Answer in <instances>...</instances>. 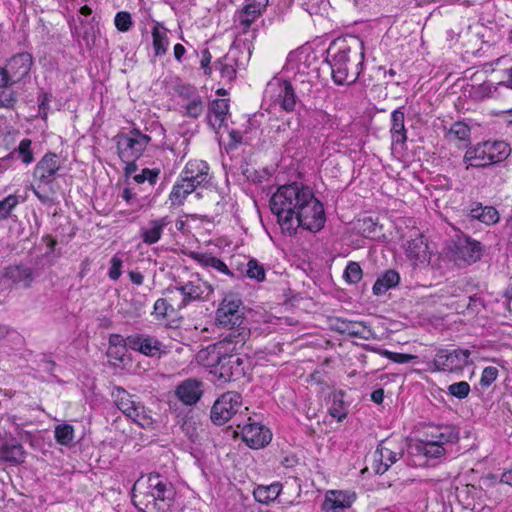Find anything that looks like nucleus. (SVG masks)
I'll use <instances>...</instances> for the list:
<instances>
[{"label": "nucleus", "instance_id": "39448f33", "mask_svg": "<svg viewBox=\"0 0 512 512\" xmlns=\"http://www.w3.org/2000/svg\"><path fill=\"white\" fill-rule=\"evenodd\" d=\"M212 372L223 382L236 381L244 377L251 367L248 355L242 353H213Z\"/></svg>", "mask_w": 512, "mask_h": 512}, {"label": "nucleus", "instance_id": "a19ab883", "mask_svg": "<svg viewBox=\"0 0 512 512\" xmlns=\"http://www.w3.org/2000/svg\"><path fill=\"white\" fill-rule=\"evenodd\" d=\"M127 417L132 419L142 428H150L154 423L151 411L148 410L140 401Z\"/></svg>", "mask_w": 512, "mask_h": 512}, {"label": "nucleus", "instance_id": "5fc2aeb1", "mask_svg": "<svg viewBox=\"0 0 512 512\" xmlns=\"http://www.w3.org/2000/svg\"><path fill=\"white\" fill-rule=\"evenodd\" d=\"M114 23L120 32H127L132 27V18L129 12L120 11L116 14Z\"/></svg>", "mask_w": 512, "mask_h": 512}, {"label": "nucleus", "instance_id": "a878e982", "mask_svg": "<svg viewBox=\"0 0 512 512\" xmlns=\"http://www.w3.org/2000/svg\"><path fill=\"white\" fill-rule=\"evenodd\" d=\"M404 107H399L391 114V140L393 146H403L407 141V131L405 129Z\"/></svg>", "mask_w": 512, "mask_h": 512}, {"label": "nucleus", "instance_id": "412c9836", "mask_svg": "<svg viewBox=\"0 0 512 512\" xmlns=\"http://www.w3.org/2000/svg\"><path fill=\"white\" fill-rule=\"evenodd\" d=\"M180 177L195 189L206 185L210 181L209 166L203 160H191L186 163Z\"/></svg>", "mask_w": 512, "mask_h": 512}, {"label": "nucleus", "instance_id": "4468645a", "mask_svg": "<svg viewBox=\"0 0 512 512\" xmlns=\"http://www.w3.org/2000/svg\"><path fill=\"white\" fill-rule=\"evenodd\" d=\"M250 335V329L245 326L232 328L221 340L214 344L213 353H241Z\"/></svg>", "mask_w": 512, "mask_h": 512}, {"label": "nucleus", "instance_id": "0e129e2a", "mask_svg": "<svg viewBox=\"0 0 512 512\" xmlns=\"http://www.w3.org/2000/svg\"><path fill=\"white\" fill-rule=\"evenodd\" d=\"M177 93L181 98L188 101L191 100L192 97L198 96L195 87L188 84L179 85L177 88Z\"/></svg>", "mask_w": 512, "mask_h": 512}, {"label": "nucleus", "instance_id": "f257e3e1", "mask_svg": "<svg viewBox=\"0 0 512 512\" xmlns=\"http://www.w3.org/2000/svg\"><path fill=\"white\" fill-rule=\"evenodd\" d=\"M176 490L168 478L150 473L140 477L132 488V502L142 512H166L175 499Z\"/></svg>", "mask_w": 512, "mask_h": 512}, {"label": "nucleus", "instance_id": "cd10ccee", "mask_svg": "<svg viewBox=\"0 0 512 512\" xmlns=\"http://www.w3.org/2000/svg\"><path fill=\"white\" fill-rule=\"evenodd\" d=\"M168 32L169 30L159 22H156L152 28V45L154 49V55L156 57L163 56L167 53L168 46L170 44Z\"/></svg>", "mask_w": 512, "mask_h": 512}, {"label": "nucleus", "instance_id": "a18cd8bd", "mask_svg": "<svg viewBox=\"0 0 512 512\" xmlns=\"http://www.w3.org/2000/svg\"><path fill=\"white\" fill-rule=\"evenodd\" d=\"M450 139L466 141L470 138V128L463 122H455L447 133Z\"/></svg>", "mask_w": 512, "mask_h": 512}, {"label": "nucleus", "instance_id": "c03bdc74", "mask_svg": "<svg viewBox=\"0 0 512 512\" xmlns=\"http://www.w3.org/2000/svg\"><path fill=\"white\" fill-rule=\"evenodd\" d=\"M184 109L183 115L189 118H198L204 111V103L201 96L192 97L186 105L182 106Z\"/></svg>", "mask_w": 512, "mask_h": 512}, {"label": "nucleus", "instance_id": "37998d69", "mask_svg": "<svg viewBox=\"0 0 512 512\" xmlns=\"http://www.w3.org/2000/svg\"><path fill=\"white\" fill-rule=\"evenodd\" d=\"M54 437L57 443L69 446L74 441V428L70 424H59L55 427Z\"/></svg>", "mask_w": 512, "mask_h": 512}, {"label": "nucleus", "instance_id": "2eb2a0df", "mask_svg": "<svg viewBox=\"0 0 512 512\" xmlns=\"http://www.w3.org/2000/svg\"><path fill=\"white\" fill-rule=\"evenodd\" d=\"M268 5V0H245V4L234 17L236 27L246 33L251 25L261 16Z\"/></svg>", "mask_w": 512, "mask_h": 512}, {"label": "nucleus", "instance_id": "6ab92c4d", "mask_svg": "<svg viewBox=\"0 0 512 512\" xmlns=\"http://www.w3.org/2000/svg\"><path fill=\"white\" fill-rule=\"evenodd\" d=\"M455 261H463L466 264L477 262L483 252L482 244L468 236H460L454 244Z\"/></svg>", "mask_w": 512, "mask_h": 512}, {"label": "nucleus", "instance_id": "864d4df0", "mask_svg": "<svg viewBox=\"0 0 512 512\" xmlns=\"http://www.w3.org/2000/svg\"><path fill=\"white\" fill-rule=\"evenodd\" d=\"M448 392L455 398L464 399L470 393V385L466 381L456 382L448 386Z\"/></svg>", "mask_w": 512, "mask_h": 512}, {"label": "nucleus", "instance_id": "603ef678", "mask_svg": "<svg viewBox=\"0 0 512 512\" xmlns=\"http://www.w3.org/2000/svg\"><path fill=\"white\" fill-rule=\"evenodd\" d=\"M160 170L159 169H142L141 173L135 174L133 179L138 184L144 183L147 181L150 185H154L159 177Z\"/></svg>", "mask_w": 512, "mask_h": 512}, {"label": "nucleus", "instance_id": "7c9ffc66", "mask_svg": "<svg viewBox=\"0 0 512 512\" xmlns=\"http://www.w3.org/2000/svg\"><path fill=\"white\" fill-rule=\"evenodd\" d=\"M32 141L25 138L20 141L18 147L8 154L6 157L0 158V167H6L10 161L14 159V155L18 154L22 162L26 165L31 164L34 161L33 151L31 149Z\"/></svg>", "mask_w": 512, "mask_h": 512}, {"label": "nucleus", "instance_id": "393cba45", "mask_svg": "<svg viewBox=\"0 0 512 512\" xmlns=\"http://www.w3.org/2000/svg\"><path fill=\"white\" fill-rule=\"evenodd\" d=\"M172 223V220L169 216H164L161 218L150 219L146 226L141 227L140 229V237L142 242L147 245H152L157 243L161 237L163 230L169 224Z\"/></svg>", "mask_w": 512, "mask_h": 512}, {"label": "nucleus", "instance_id": "5701e85b", "mask_svg": "<svg viewBox=\"0 0 512 512\" xmlns=\"http://www.w3.org/2000/svg\"><path fill=\"white\" fill-rule=\"evenodd\" d=\"M392 446L393 443L388 440L382 441L378 445L375 454L379 455V458L376 459L377 463L374 466L376 474H384L392 464L396 463L403 456L402 448L394 450Z\"/></svg>", "mask_w": 512, "mask_h": 512}, {"label": "nucleus", "instance_id": "58836bf2", "mask_svg": "<svg viewBox=\"0 0 512 512\" xmlns=\"http://www.w3.org/2000/svg\"><path fill=\"white\" fill-rule=\"evenodd\" d=\"M195 190V186L193 184H188L184 182V180L180 177V180L177 181L172 191L169 195V199L173 206H180L184 203L185 199L189 194H191Z\"/></svg>", "mask_w": 512, "mask_h": 512}, {"label": "nucleus", "instance_id": "09e8293b", "mask_svg": "<svg viewBox=\"0 0 512 512\" xmlns=\"http://www.w3.org/2000/svg\"><path fill=\"white\" fill-rule=\"evenodd\" d=\"M18 203L19 199L16 195H8L0 200V221L8 219Z\"/></svg>", "mask_w": 512, "mask_h": 512}, {"label": "nucleus", "instance_id": "052dcab7", "mask_svg": "<svg viewBox=\"0 0 512 512\" xmlns=\"http://www.w3.org/2000/svg\"><path fill=\"white\" fill-rule=\"evenodd\" d=\"M367 330V326L363 322H349L346 324V327L344 329L347 334L354 337H362L366 338L364 335L365 331Z\"/></svg>", "mask_w": 512, "mask_h": 512}, {"label": "nucleus", "instance_id": "b1692460", "mask_svg": "<svg viewBox=\"0 0 512 512\" xmlns=\"http://www.w3.org/2000/svg\"><path fill=\"white\" fill-rule=\"evenodd\" d=\"M203 383L195 378H188L180 382L175 389V396L184 405H195L203 395Z\"/></svg>", "mask_w": 512, "mask_h": 512}, {"label": "nucleus", "instance_id": "a211bd4d", "mask_svg": "<svg viewBox=\"0 0 512 512\" xmlns=\"http://www.w3.org/2000/svg\"><path fill=\"white\" fill-rule=\"evenodd\" d=\"M266 93L270 94L271 97H275V102L280 107L291 112L294 110L296 105V95L292 84L287 80H276L270 82L266 89Z\"/></svg>", "mask_w": 512, "mask_h": 512}, {"label": "nucleus", "instance_id": "2f4dec72", "mask_svg": "<svg viewBox=\"0 0 512 512\" xmlns=\"http://www.w3.org/2000/svg\"><path fill=\"white\" fill-rule=\"evenodd\" d=\"M229 111V103L227 99L213 100L209 106L208 121L213 128H220Z\"/></svg>", "mask_w": 512, "mask_h": 512}, {"label": "nucleus", "instance_id": "9b49d317", "mask_svg": "<svg viewBox=\"0 0 512 512\" xmlns=\"http://www.w3.org/2000/svg\"><path fill=\"white\" fill-rule=\"evenodd\" d=\"M242 407V397L238 392L228 391L213 404L210 412L211 421L216 425L228 422Z\"/></svg>", "mask_w": 512, "mask_h": 512}, {"label": "nucleus", "instance_id": "f03ea898", "mask_svg": "<svg viewBox=\"0 0 512 512\" xmlns=\"http://www.w3.org/2000/svg\"><path fill=\"white\" fill-rule=\"evenodd\" d=\"M309 190L308 186L294 182L280 186L271 196L269 206L283 234L286 230L293 229L294 216Z\"/></svg>", "mask_w": 512, "mask_h": 512}, {"label": "nucleus", "instance_id": "1a4fd4ad", "mask_svg": "<svg viewBox=\"0 0 512 512\" xmlns=\"http://www.w3.org/2000/svg\"><path fill=\"white\" fill-rule=\"evenodd\" d=\"M33 57L28 52L13 55L5 65L0 67V87L11 86L29 76Z\"/></svg>", "mask_w": 512, "mask_h": 512}, {"label": "nucleus", "instance_id": "c756f323", "mask_svg": "<svg viewBox=\"0 0 512 512\" xmlns=\"http://www.w3.org/2000/svg\"><path fill=\"white\" fill-rule=\"evenodd\" d=\"M427 437H430L429 440L432 442L444 447L445 444L457 442L459 433L454 426L445 425L433 428V430L427 434Z\"/></svg>", "mask_w": 512, "mask_h": 512}, {"label": "nucleus", "instance_id": "de8ad7c7", "mask_svg": "<svg viewBox=\"0 0 512 512\" xmlns=\"http://www.w3.org/2000/svg\"><path fill=\"white\" fill-rule=\"evenodd\" d=\"M420 451L428 458H439L445 454V448L427 439L422 442Z\"/></svg>", "mask_w": 512, "mask_h": 512}, {"label": "nucleus", "instance_id": "aec40b11", "mask_svg": "<svg viewBox=\"0 0 512 512\" xmlns=\"http://www.w3.org/2000/svg\"><path fill=\"white\" fill-rule=\"evenodd\" d=\"M128 348L140 352L149 357L160 356L165 352L162 342H160L154 336H150L147 334H133L128 336V341L126 342Z\"/></svg>", "mask_w": 512, "mask_h": 512}, {"label": "nucleus", "instance_id": "4be33fe9", "mask_svg": "<svg viewBox=\"0 0 512 512\" xmlns=\"http://www.w3.org/2000/svg\"><path fill=\"white\" fill-rule=\"evenodd\" d=\"M242 440L253 449L263 448L271 441L269 429L257 423H248L241 428Z\"/></svg>", "mask_w": 512, "mask_h": 512}, {"label": "nucleus", "instance_id": "69168bd1", "mask_svg": "<svg viewBox=\"0 0 512 512\" xmlns=\"http://www.w3.org/2000/svg\"><path fill=\"white\" fill-rule=\"evenodd\" d=\"M201 56H202V58H201L200 66L204 70V74L209 76L212 73V66H210L211 59H212L211 53L209 52L208 49H204L201 52Z\"/></svg>", "mask_w": 512, "mask_h": 512}, {"label": "nucleus", "instance_id": "7ed1b4c3", "mask_svg": "<svg viewBox=\"0 0 512 512\" xmlns=\"http://www.w3.org/2000/svg\"><path fill=\"white\" fill-rule=\"evenodd\" d=\"M364 53L359 47L344 45L331 55L329 64L332 79L337 85H351L356 82L363 69Z\"/></svg>", "mask_w": 512, "mask_h": 512}, {"label": "nucleus", "instance_id": "e433bc0d", "mask_svg": "<svg viewBox=\"0 0 512 512\" xmlns=\"http://www.w3.org/2000/svg\"><path fill=\"white\" fill-rule=\"evenodd\" d=\"M282 490V484L279 482L272 483L268 486H258L254 492V498L257 502L262 504H269L277 499Z\"/></svg>", "mask_w": 512, "mask_h": 512}, {"label": "nucleus", "instance_id": "c9c22d12", "mask_svg": "<svg viewBox=\"0 0 512 512\" xmlns=\"http://www.w3.org/2000/svg\"><path fill=\"white\" fill-rule=\"evenodd\" d=\"M192 258L203 267H211L225 275L233 276L227 265L219 258L208 253H193Z\"/></svg>", "mask_w": 512, "mask_h": 512}, {"label": "nucleus", "instance_id": "bb28decb", "mask_svg": "<svg viewBox=\"0 0 512 512\" xmlns=\"http://www.w3.org/2000/svg\"><path fill=\"white\" fill-rule=\"evenodd\" d=\"M0 455L5 462L18 465L24 462L26 452L20 443L11 439L2 444Z\"/></svg>", "mask_w": 512, "mask_h": 512}, {"label": "nucleus", "instance_id": "4d7b16f0", "mask_svg": "<svg viewBox=\"0 0 512 512\" xmlns=\"http://www.w3.org/2000/svg\"><path fill=\"white\" fill-rule=\"evenodd\" d=\"M498 377V369L493 366L485 367L482 371L480 385L489 387Z\"/></svg>", "mask_w": 512, "mask_h": 512}, {"label": "nucleus", "instance_id": "72a5a7b5", "mask_svg": "<svg viewBox=\"0 0 512 512\" xmlns=\"http://www.w3.org/2000/svg\"><path fill=\"white\" fill-rule=\"evenodd\" d=\"M428 245L425 243L422 235L407 242L406 254L414 262H424L428 260Z\"/></svg>", "mask_w": 512, "mask_h": 512}, {"label": "nucleus", "instance_id": "6e6d98bb", "mask_svg": "<svg viewBox=\"0 0 512 512\" xmlns=\"http://www.w3.org/2000/svg\"><path fill=\"white\" fill-rule=\"evenodd\" d=\"M173 311H174L173 305L170 304L168 302V300L165 298H160V299L156 300V302L154 303L153 314L157 318H165L166 316H168L169 312H173Z\"/></svg>", "mask_w": 512, "mask_h": 512}, {"label": "nucleus", "instance_id": "c85d7f7f", "mask_svg": "<svg viewBox=\"0 0 512 512\" xmlns=\"http://www.w3.org/2000/svg\"><path fill=\"white\" fill-rule=\"evenodd\" d=\"M400 282V275L396 270L389 269L381 274L372 287L373 294L381 296L388 290L398 286Z\"/></svg>", "mask_w": 512, "mask_h": 512}, {"label": "nucleus", "instance_id": "13d9d810", "mask_svg": "<svg viewBox=\"0 0 512 512\" xmlns=\"http://www.w3.org/2000/svg\"><path fill=\"white\" fill-rule=\"evenodd\" d=\"M110 263H111V266H110V269L108 271V277L113 280V281H116L120 278L121 274H122V266H123V261L121 259V257H119L118 255H114L111 260H110Z\"/></svg>", "mask_w": 512, "mask_h": 512}, {"label": "nucleus", "instance_id": "6e6552de", "mask_svg": "<svg viewBox=\"0 0 512 512\" xmlns=\"http://www.w3.org/2000/svg\"><path fill=\"white\" fill-rule=\"evenodd\" d=\"M117 153L121 160L139 159L151 141V137L133 128L128 133L114 137Z\"/></svg>", "mask_w": 512, "mask_h": 512}, {"label": "nucleus", "instance_id": "423d86ee", "mask_svg": "<svg viewBox=\"0 0 512 512\" xmlns=\"http://www.w3.org/2000/svg\"><path fill=\"white\" fill-rule=\"evenodd\" d=\"M510 154V147L504 141H485L469 148L464 155L468 167H486L505 160Z\"/></svg>", "mask_w": 512, "mask_h": 512}, {"label": "nucleus", "instance_id": "473e14b6", "mask_svg": "<svg viewBox=\"0 0 512 512\" xmlns=\"http://www.w3.org/2000/svg\"><path fill=\"white\" fill-rule=\"evenodd\" d=\"M470 216L486 225H493L499 221V213L492 206H482L481 203L475 202L470 208Z\"/></svg>", "mask_w": 512, "mask_h": 512}, {"label": "nucleus", "instance_id": "9d476101", "mask_svg": "<svg viewBox=\"0 0 512 512\" xmlns=\"http://www.w3.org/2000/svg\"><path fill=\"white\" fill-rule=\"evenodd\" d=\"M212 292L211 285L201 279L190 280L183 285L168 289V293L172 295L171 301L180 298V302L177 304L178 309L186 307L193 301L204 299Z\"/></svg>", "mask_w": 512, "mask_h": 512}, {"label": "nucleus", "instance_id": "bf43d9fd", "mask_svg": "<svg viewBox=\"0 0 512 512\" xmlns=\"http://www.w3.org/2000/svg\"><path fill=\"white\" fill-rule=\"evenodd\" d=\"M327 5V0H304L303 7L310 14H319Z\"/></svg>", "mask_w": 512, "mask_h": 512}, {"label": "nucleus", "instance_id": "f704fd0d", "mask_svg": "<svg viewBox=\"0 0 512 512\" xmlns=\"http://www.w3.org/2000/svg\"><path fill=\"white\" fill-rule=\"evenodd\" d=\"M112 397L114 398V402L116 406L126 415L128 416L134 407L139 402L135 395L128 393L125 389L121 387L114 388L112 392Z\"/></svg>", "mask_w": 512, "mask_h": 512}, {"label": "nucleus", "instance_id": "ea45409f", "mask_svg": "<svg viewBox=\"0 0 512 512\" xmlns=\"http://www.w3.org/2000/svg\"><path fill=\"white\" fill-rule=\"evenodd\" d=\"M505 87L504 82H499L494 85L491 82H483L473 90V98L478 101H482L486 98H496L500 96V90Z\"/></svg>", "mask_w": 512, "mask_h": 512}, {"label": "nucleus", "instance_id": "79ce46f5", "mask_svg": "<svg viewBox=\"0 0 512 512\" xmlns=\"http://www.w3.org/2000/svg\"><path fill=\"white\" fill-rule=\"evenodd\" d=\"M7 277L16 284L27 287L32 281L31 269L25 266H13L7 270Z\"/></svg>", "mask_w": 512, "mask_h": 512}, {"label": "nucleus", "instance_id": "ddd939ff", "mask_svg": "<svg viewBox=\"0 0 512 512\" xmlns=\"http://www.w3.org/2000/svg\"><path fill=\"white\" fill-rule=\"evenodd\" d=\"M248 60L247 53L240 47L232 46L229 51L214 63L216 70L225 81L231 82L235 79L238 69L245 66Z\"/></svg>", "mask_w": 512, "mask_h": 512}, {"label": "nucleus", "instance_id": "8fccbe9b", "mask_svg": "<svg viewBox=\"0 0 512 512\" xmlns=\"http://www.w3.org/2000/svg\"><path fill=\"white\" fill-rule=\"evenodd\" d=\"M246 275L250 279L261 282L265 279V269L256 259H250L247 263Z\"/></svg>", "mask_w": 512, "mask_h": 512}, {"label": "nucleus", "instance_id": "0eeeda50", "mask_svg": "<svg viewBox=\"0 0 512 512\" xmlns=\"http://www.w3.org/2000/svg\"><path fill=\"white\" fill-rule=\"evenodd\" d=\"M216 324L223 328L243 326L245 319V306L236 294H227L221 300L215 312Z\"/></svg>", "mask_w": 512, "mask_h": 512}, {"label": "nucleus", "instance_id": "680f3d73", "mask_svg": "<svg viewBox=\"0 0 512 512\" xmlns=\"http://www.w3.org/2000/svg\"><path fill=\"white\" fill-rule=\"evenodd\" d=\"M384 355H386L390 360H392L395 363H409L412 360L416 359L417 356L411 355V354H404V353H395L390 351H384Z\"/></svg>", "mask_w": 512, "mask_h": 512}, {"label": "nucleus", "instance_id": "774afa93", "mask_svg": "<svg viewBox=\"0 0 512 512\" xmlns=\"http://www.w3.org/2000/svg\"><path fill=\"white\" fill-rule=\"evenodd\" d=\"M137 159H130V160H121L123 163H125L124 167V173L126 176H132L138 169L136 165Z\"/></svg>", "mask_w": 512, "mask_h": 512}, {"label": "nucleus", "instance_id": "f3484780", "mask_svg": "<svg viewBox=\"0 0 512 512\" xmlns=\"http://www.w3.org/2000/svg\"><path fill=\"white\" fill-rule=\"evenodd\" d=\"M61 164L57 154L48 152L36 164L33 170V177L42 185H51Z\"/></svg>", "mask_w": 512, "mask_h": 512}, {"label": "nucleus", "instance_id": "4c0bfd02", "mask_svg": "<svg viewBox=\"0 0 512 512\" xmlns=\"http://www.w3.org/2000/svg\"><path fill=\"white\" fill-rule=\"evenodd\" d=\"M345 393L342 390L335 391L332 394V404L328 409V413L338 422H342L348 414V405L344 401Z\"/></svg>", "mask_w": 512, "mask_h": 512}, {"label": "nucleus", "instance_id": "f8f14e48", "mask_svg": "<svg viewBox=\"0 0 512 512\" xmlns=\"http://www.w3.org/2000/svg\"><path fill=\"white\" fill-rule=\"evenodd\" d=\"M470 355L468 349H439L431 364L434 371L454 372L469 364Z\"/></svg>", "mask_w": 512, "mask_h": 512}, {"label": "nucleus", "instance_id": "338daca9", "mask_svg": "<svg viewBox=\"0 0 512 512\" xmlns=\"http://www.w3.org/2000/svg\"><path fill=\"white\" fill-rule=\"evenodd\" d=\"M52 99V95L50 93L43 92L39 95V112L43 114L45 117L47 115L48 104Z\"/></svg>", "mask_w": 512, "mask_h": 512}, {"label": "nucleus", "instance_id": "dca6fc26", "mask_svg": "<svg viewBox=\"0 0 512 512\" xmlns=\"http://www.w3.org/2000/svg\"><path fill=\"white\" fill-rule=\"evenodd\" d=\"M357 499L351 490H328L321 504L322 512H344L350 509Z\"/></svg>", "mask_w": 512, "mask_h": 512}, {"label": "nucleus", "instance_id": "e2e57ef3", "mask_svg": "<svg viewBox=\"0 0 512 512\" xmlns=\"http://www.w3.org/2000/svg\"><path fill=\"white\" fill-rule=\"evenodd\" d=\"M127 341H128V337L123 338L119 334H111L109 337L110 348H109L108 354L113 355V348H117L118 346H121L122 349H124L125 347H128L126 344Z\"/></svg>", "mask_w": 512, "mask_h": 512}, {"label": "nucleus", "instance_id": "49530a36", "mask_svg": "<svg viewBox=\"0 0 512 512\" xmlns=\"http://www.w3.org/2000/svg\"><path fill=\"white\" fill-rule=\"evenodd\" d=\"M363 276L362 269L357 262L350 261L344 271L343 277L349 284L358 283Z\"/></svg>", "mask_w": 512, "mask_h": 512}, {"label": "nucleus", "instance_id": "20e7f679", "mask_svg": "<svg viewBox=\"0 0 512 512\" xmlns=\"http://www.w3.org/2000/svg\"><path fill=\"white\" fill-rule=\"evenodd\" d=\"M301 203L302 206L294 216L293 229L286 230L285 235H295L299 227L311 232H318L324 227L326 216L323 204L315 197L311 189L307 191V195Z\"/></svg>", "mask_w": 512, "mask_h": 512}, {"label": "nucleus", "instance_id": "3c124183", "mask_svg": "<svg viewBox=\"0 0 512 512\" xmlns=\"http://www.w3.org/2000/svg\"><path fill=\"white\" fill-rule=\"evenodd\" d=\"M0 91V107L2 108H13L17 103V94L14 90L10 89L9 86L1 87Z\"/></svg>", "mask_w": 512, "mask_h": 512}]
</instances>
